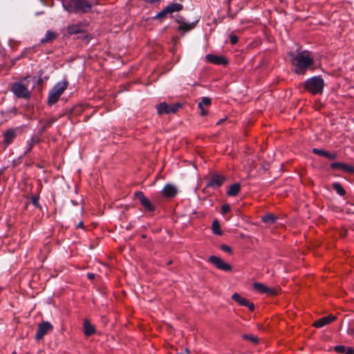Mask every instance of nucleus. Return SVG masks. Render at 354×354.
<instances>
[{
  "instance_id": "obj_1",
  "label": "nucleus",
  "mask_w": 354,
  "mask_h": 354,
  "mask_svg": "<svg viewBox=\"0 0 354 354\" xmlns=\"http://www.w3.org/2000/svg\"><path fill=\"white\" fill-rule=\"evenodd\" d=\"M291 63L295 67L294 71L299 75H304L307 69L314 64L313 58L309 51L304 50L294 55L290 53Z\"/></svg>"
},
{
  "instance_id": "obj_2",
  "label": "nucleus",
  "mask_w": 354,
  "mask_h": 354,
  "mask_svg": "<svg viewBox=\"0 0 354 354\" xmlns=\"http://www.w3.org/2000/svg\"><path fill=\"white\" fill-rule=\"evenodd\" d=\"M30 82L33 85L35 82V77H32L30 80L25 79L23 82L14 83L12 85L11 91L18 97L28 99L30 97V91L28 88Z\"/></svg>"
},
{
  "instance_id": "obj_3",
  "label": "nucleus",
  "mask_w": 354,
  "mask_h": 354,
  "mask_svg": "<svg viewBox=\"0 0 354 354\" xmlns=\"http://www.w3.org/2000/svg\"><path fill=\"white\" fill-rule=\"evenodd\" d=\"M324 82L319 77H313L308 80L305 83V89L312 94L322 93Z\"/></svg>"
},
{
  "instance_id": "obj_4",
  "label": "nucleus",
  "mask_w": 354,
  "mask_h": 354,
  "mask_svg": "<svg viewBox=\"0 0 354 354\" xmlns=\"http://www.w3.org/2000/svg\"><path fill=\"white\" fill-rule=\"evenodd\" d=\"M67 87L68 82L66 80L58 82L50 91L48 99V103L49 104L56 103Z\"/></svg>"
},
{
  "instance_id": "obj_5",
  "label": "nucleus",
  "mask_w": 354,
  "mask_h": 354,
  "mask_svg": "<svg viewBox=\"0 0 354 354\" xmlns=\"http://www.w3.org/2000/svg\"><path fill=\"white\" fill-rule=\"evenodd\" d=\"M53 326L49 322H41L38 325L37 330L35 337V339L37 341L42 339L46 335L53 331Z\"/></svg>"
},
{
  "instance_id": "obj_6",
  "label": "nucleus",
  "mask_w": 354,
  "mask_h": 354,
  "mask_svg": "<svg viewBox=\"0 0 354 354\" xmlns=\"http://www.w3.org/2000/svg\"><path fill=\"white\" fill-rule=\"evenodd\" d=\"M225 180L226 177L225 176L213 174L207 179L206 187L216 189L221 187Z\"/></svg>"
},
{
  "instance_id": "obj_7",
  "label": "nucleus",
  "mask_w": 354,
  "mask_h": 354,
  "mask_svg": "<svg viewBox=\"0 0 354 354\" xmlns=\"http://www.w3.org/2000/svg\"><path fill=\"white\" fill-rule=\"evenodd\" d=\"M157 111H178V109H187V104L185 102H177L176 104L169 105L166 102H161L156 106Z\"/></svg>"
},
{
  "instance_id": "obj_8",
  "label": "nucleus",
  "mask_w": 354,
  "mask_h": 354,
  "mask_svg": "<svg viewBox=\"0 0 354 354\" xmlns=\"http://www.w3.org/2000/svg\"><path fill=\"white\" fill-rule=\"evenodd\" d=\"M209 261L218 269L223 271L230 272L232 270V267L229 263L224 262L220 257L216 256L209 257Z\"/></svg>"
},
{
  "instance_id": "obj_9",
  "label": "nucleus",
  "mask_w": 354,
  "mask_h": 354,
  "mask_svg": "<svg viewBox=\"0 0 354 354\" xmlns=\"http://www.w3.org/2000/svg\"><path fill=\"white\" fill-rule=\"evenodd\" d=\"M136 198L140 201L143 207L149 211L153 212L155 207L151 204L149 200L145 196L142 192H138L135 194Z\"/></svg>"
},
{
  "instance_id": "obj_10",
  "label": "nucleus",
  "mask_w": 354,
  "mask_h": 354,
  "mask_svg": "<svg viewBox=\"0 0 354 354\" xmlns=\"http://www.w3.org/2000/svg\"><path fill=\"white\" fill-rule=\"evenodd\" d=\"M232 299L236 302H237L239 305L248 307L250 311L254 310L255 308L254 304L251 303L247 299L243 298L239 294L234 293L232 296Z\"/></svg>"
},
{
  "instance_id": "obj_11",
  "label": "nucleus",
  "mask_w": 354,
  "mask_h": 354,
  "mask_svg": "<svg viewBox=\"0 0 354 354\" xmlns=\"http://www.w3.org/2000/svg\"><path fill=\"white\" fill-rule=\"evenodd\" d=\"M330 167L333 169H339L346 173L353 174L354 166L345 164L341 162H335L330 164Z\"/></svg>"
},
{
  "instance_id": "obj_12",
  "label": "nucleus",
  "mask_w": 354,
  "mask_h": 354,
  "mask_svg": "<svg viewBox=\"0 0 354 354\" xmlns=\"http://www.w3.org/2000/svg\"><path fill=\"white\" fill-rule=\"evenodd\" d=\"M178 189L171 184H166L162 190V194L166 198H172L178 194Z\"/></svg>"
},
{
  "instance_id": "obj_13",
  "label": "nucleus",
  "mask_w": 354,
  "mask_h": 354,
  "mask_svg": "<svg viewBox=\"0 0 354 354\" xmlns=\"http://www.w3.org/2000/svg\"><path fill=\"white\" fill-rule=\"evenodd\" d=\"M3 143L6 146L10 145L17 137V129H9L3 133Z\"/></svg>"
},
{
  "instance_id": "obj_14",
  "label": "nucleus",
  "mask_w": 354,
  "mask_h": 354,
  "mask_svg": "<svg viewBox=\"0 0 354 354\" xmlns=\"http://www.w3.org/2000/svg\"><path fill=\"white\" fill-rule=\"evenodd\" d=\"M335 319H336V317L335 316H334L333 315H329L328 316L322 317V318L317 319V321H315L313 323V326H315L316 328H321V327H323V326H326L327 324H330L331 322H333Z\"/></svg>"
},
{
  "instance_id": "obj_15",
  "label": "nucleus",
  "mask_w": 354,
  "mask_h": 354,
  "mask_svg": "<svg viewBox=\"0 0 354 354\" xmlns=\"http://www.w3.org/2000/svg\"><path fill=\"white\" fill-rule=\"evenodd\" d=\"M206 59L209 62L214 64L225 65L227 63V60L225 57L212 55V54L207 55Z\"/></svg>"
},
{
  "instance_id": "obj_16",
  "label": "nucleus",
  "mask_w": 354,
  "mask_h": 354,
  "mask_svg": "<svg viewBox=\"0 0 354 354\" xmlns=\"http://www.w3.org/2000/svg\"><path fill=\"white\" fill-rule=\"evenodd\" d=\"M83 332L86 337H90L96 333L95 326L87 319H85L83 322Z\"/></svg>"
},
{
  "instance_id": "obj_17",
  "label": "nucleus",
  "mask_w": 354,
  "mask_h": 354,
  "mask_svg": "<svg viewBox=\"0 0 354 354\" xmlns=\"http://www.w3.org/2000/svg\"><path fill=\"white\" fill-rule=\"evenodd\" d=\"M84 26L83 24H72L67 27V32L69 35L77 34L83 32Z\"/></svg>"
},
{
  "instance_id": "obj_18",
  "label": "nucleus",
  "mask_w": 354,
  "mask_h": 354,
  "mask_svg": "<svg viewBox=\"0 0 354 354\" xmlns=\"http://www.w3.org/2000/svg\"><path fill=\"white\" fill-rule=\"evenodd\" d=\"M241 185L239 183H236L231 185L227 190V195L229 196H236L240 192Z\"/></svg>"
},
{
  "instance_id": "obj_19",
  "label": "nucleus",
  "mask_w": 354,
  "mask_h": 354,
  "mask_svg": "<svg viewBox=\"0 0 354 354\" xmlns=\"http://www.w3.org/2000/svg\"><path fill=\"white\" fill-rule=\"evenodd\" d=\"M40 141L41 138H39V136H32L31 139L27 142V149L24 152V154H26L28 152H30L32 150L34 145L39 143Z\"/></svg>"
},
{
  "instance_id": "obj_20",
  "label": "nucleus",
  "mask_w": 354,
  "mask_h": 354,
  "mask_svg": "<svg viewBox=\"0 0 354 354\" xmlns=\"http://www.w3.org/2000/svg\"><path fill=\"white\" fill-rule=\"evenodd\" d=\"M57 37V35L55 32L48 31L45 37L41 39V42L42 44L51 42L55 40Z\"/></svg>"
},
{
  "instance_id": "obj_21",
  "label": "nucleus",
  "mask_w": 354,
  "mask_h": 354,
  "mask_svg": "<svg viewBox=\"0 0 354 354\" xmlns=\"http://www.w3.org/2000/svg\"><path fill=\"white\" fill-rule=\"evenodd\" d=\"M212 230L214 234L222 235L223 231L220 228V223L217 219H214L212 224Z\"/></svg>"
},
{
  "instance_id": "obj_22",
  "label": "nucleus",
  "mask_w": 354,
  "mask_h": 354,
  "mask_svg": "<svg viewBox=\"0 0 354 354\" xmlns=\"http://www.w3.org/2000/svg\"><path fill=\"white\" fill-rule=\"evenodd\" d=\"M332 187L335 190L337 194L340 196H344L346 194V191L339 183L335 182L332 184Z\"/></svg>"
},
{
  "instance_id": "obj_23",
  "label": "nucleus",
  "mask_w": 354,
  "mask_h": 354,
  "mask_svg": "<svg viewBox=\"0 0 354 354\" xmlns=\"http://www.w3.org/2000/svg\"><path fill=\"white\" fill-rule=\"evenodd\" d=\"M242 338L244 340L252 342L253 344H258L259 342L258 337L252 334H244L242 335Z\"/></svg>"
},
{
  "instance_id": "obj_24",
  "label": "nucleus",
  "mask_w": 354,
  "mask_h": 354,
  "mask_svg": "<svg viewBox=\"0 0 354 354\" xmlns=\"http://www.w3.org/2000/svg\"><path fill=\"white\" fill-rule=\"evenodd\" d=\"M277 217L273 214H267L262 217V221L266 224H273L275 223Z\"/></svg>"
},
{
  "instance_id": "obj_25",
  "label": "nucleus",
  "mask_w": 354,
  "mask_h": 354,
  "mask_svg": "<svg viewBox=\"0 0 354 354\" xmlns=\"http://www.w3.org/2000/svg\"><path fill=\"white\" fill-rule=\"evenodd\" d=\"M253 288L260 293H266L267 290V286L259 282H255L253 283Z\"/></svg>"
},
{
  "instance_id": "obj_26",
  "label": "nucleus",
  "mask_w": 354,
  "mask_h": 354,
  "mask_svg": "<svg viewBox=\"0 0 354 354\" xmlns=\"http://www.w3.org/2000/svg\"><path fill=\"white\" fill-rule=\"evenodd\" d=\"M195 26L194 23L192 24H186V23H181L180 26L178 28L179 30H183L184 32H187L193 29Z\"/></svg>"
},
{
  "instance_id": "obj_27",
  "label": "nucleus",
  "mask_w": 354,
  "mask_h": 354,
  "mask_svg": "<svg viewBox=\"0 0 354 354\" xmlns=\"http://www.w3.org/2000/svg\"><path fill=\"white\" fill-rule=\"evenodd\" d=\"M167 8L169 12L172 13L173 12L181 10L183 9V6L180 3H173L167 6Z\"/></svg>"
},
{
  "instance_id": "obj_28",
  "label": "nucleus",
  "mask_w": 354,
  "mask_h": 354,
  "mask_svg": "<svg viewBox=\"0 0 354 354\" xmlns=\"http://www.w3.org/2000/svg\"><path fill=\"white\" fill-rule=\"evenodd\" d=\"M76 7L83 10V12H88L91 9V6L88 2H80L76 3Z\"/></svg>"
},
{
  "instance_id": "obj_29",
  "label": "nucleus",
  "mask_w": 354,
  "mask_h": 354,
  "mask_svg": "<svg viewBox=\"0 0 354 354\" xmlns=\"http://www.w3.org/2000/svg\"><path fill=\"white\" fill-rule=\"evenodd\" d=\"M211 104V99L209 97H203L202 101L198 103V108L203 110V105L209 106Z\"/></svg>"
},
{
  "instance_id": "obj_30",
  "label": "nucleus",
  "mask_w": 354,
  "mask_h": 354,
  "mask_svg": "<svg viewBox=\"0 0 354 354\" xmlns=\"http://www.w3.org/2000/svg\"><path fill=\"white\" fill-rule=\"evenodd\" d=\"M230 211H231V207L229 204L225 203L221 206V214H223V215L226 214L228 212H230Z\"/></svg>"
},
{
  "instance_id": "obj_31",
  "label": "nucleus",
  "mask_w": 354,
  "mask_h": 354,
  "mask_svg": "<svg viewBox=\"0 0 354 354\" xmlns=\"http://www.w3.org/2000/svg\"><path fill=\"white\" fill-rule=\"evenodd\" d=\"M323 157L328 158L329 160H335L337 158V155L336 153H330L327 151H325Z\"/></svg>"
},
{
  "instance_id": "obj_32",
  "label": "nucleus",
  "mask_w": 354,
  "mask_h": 354,
  "mask_svg": "<svg viewBox=\"0 0 354 354\" xmlns=\"http://www.w3.org/2000/svg\"><path fill=\"white\" fill-rule=\"evenodd\" d=\"M31 202L33 204V205L35 207H39V196H32L31 198Z\"/></svg>"
},
{
  "instance_id": "obj_33",
  "label": "nucleus",
  "mask_w": 354,
  "mask_h": 354,
  "mask_svg": "<svg viewBox=\"0 0 354 354\" xmlns=\"http://www.w3.org/2000/svg\"><path fill=\"white\" fill-rule=\"evenodd\" d=\"M334 351L338 353H344L346 351V347L342 345H337L334 347Z\"/></svg>"
},
{
  "instance_id": "obj_34",
  "label": "nucleus",
  "mask_w": 354,
  "mask_h": 354,
  "mask_svg": "<svg viewBox=\"0 0 354 354\" xmlns=\"http://www.w3.org/2000/svg\"><path fill=\"white\" fill-rule=\"evenodd\" d=\"M169 13V11L167 10V8L166 7L163 10H162L160 12H159L157 15H156V18L157 19H162V18H164L167 14Z\"/></svg>"
},
{
  "instance_id": "obj_35",
  "label": "nucleus",
  "mask_w": 354,
  "mask_h": 354,
  "mask_svg": "<svg viewBox=\"0 0 354 354\" xmlns=\"http://www.w3.org/2000/svg\"><path fill=\"white\" fill-rule=\"evenodd\" d=\"M324 151H325V150L319 149H317V148H313V149H312V152H313L314 154L317 155V156H322V157H323V156H324Z\"/></svg>"
},
{
  "instance_id": "obj_36",
  "label": "nucleus",
  "mask_w": 354,
  "mask_h": 354,
  "mask_svg": "<svg viewBox=\"0 0 354 354\" xmlns=\"http://www.w3.org/2000/svg\"><path fill=\"white\" fill-rule=\"evenodd\" d=\"M57 120V118H52L45 122L44 124V127H45L46 129L49 128L55 121Z\"/></svg>"
},
{
  "instance_id": "obj_37",
  "label": "nucleus",
  "mask_w": 354,
  "mask_h": 354,
  "mask_svg": "<svg viewBox=\"0 0 354 354\" xmlns=\"http://www.w3.org/2000/svg\"><path fill=\"white\" fill-rule=\"evenodd\" d=\"M266 294L268 295H276L277 294V290L275 288H270L267 287Z\"/></svg>"
},
{
  "instance_id": "obj_38",
  "label": "nucleus",
  "mask_w": 354,
  "mask_h": 354,
  "mask_svg": "<svg viewBox=\"0 0 354 354\" xmlns=\"http://www.w3.org/2000/svg\"><path fill=\"white\" fill-rule=\"evenodd\" d=\"M221 249L224 251V252H228V253H232V248L227 245H225V244H223L221 245Z\"/></svg>"
},
{
  "instance_id": "obj_39",
  "label": "nucleus",
  "mask_w": 354,
  "mask_h": 354,
  "mask_svg": "<svg viewBox=\"0 0 354 354\" xmlns=\"http://www.w3.org/2000/svg\"><path fill=\"white\" fill-rule=\"evenodd\" d=\"M230 39L232 44H236L239 40L238 37L234 35H231Z\"/></svg>"
},
{
  "instance_id": "obj_40",
  "label": "nucleus",
  "mask_w": 354,
  "mask_h": 354,
  "mask_svg": "<svg viewBox=\"0 0 354 354\" xmlns=\"http://www.w3.org/2000/svg\"><path fill=\"white\" fill-rule=\"evenodd\" d=\"M346 354H354V348L353 347H346V351L344 352Z\"/></svg>"
},
{
  "instance_id": "obj_41",
  "label": "nucleus",
  "mask_w": 354,
  "mask_h": 354,
  "mask_svg": "<svg viewBox=\"0 0 354 354\" xmlns=\"http://www.w3.org/2000/svg\"><path fill=\"white\" fill-rule=\"evenodd\" d=\"M47 129L44 127V125L41 127V129L38 131V134L36 136H39L41 138V136H42L43 133Z\"/></svg>"
},
{
  "instance_id": "obj_42",
  "label": "nucleus",
  "mask_w": 354,
  "mask_h": 354,
  "mask_svg": "<svg viewBox=\"0 0 354 354\" xmlns=\"http://www.w3.org/2000/svg\"><path fill=\"white\" fill-rule=\"evenodd\" d=\"M95 275L93 273L89 272L87 274V277L91 280L95 278Z\"/></svg>"
},
{
  "instance_id": "obj_43",
  "label": "nucleus",
  "mask_w": 354,
  "mask_h": 354,
  "mask_svg": "<svg viewBox=\"0 0 354 354\" xmlns=\"http://www.w3.org/2000/svg\"><path fill=\"white\" fill-rule=\"evenodd\" d=\"M226 120H227V118L220 119V120L216 122V125H220V124H223V123Z\"/></svg>"
},
{
  "instance_id": "obj_44",
  "label": "nucleus",
  "mask_w": 354,
  "mask_h": 354,
  "mask_svg": "<svg viewBox=\"0 0 354 354\" xmlns=\"http://www.w3.org/2000/svg\"><path fill=\"white\" fill-rule=\"evenodd\" d=\"M77 228H84V223L82 221H80L76 226Z\"/></svg>"
},
{
  "instance_id": "obj_45",
  "label": "nucleus",
  "mask_w": 354,
  "mask_h": 354,
  "mask_svg": "<svg viewBox=\"0 0 354 354\" xmlns=\"http://www.w3.org/2000/svg\"><path fill=\"white\" fill-rule=\"evenodd\" d=\"M80 106L82 109H86L89 108L88 104H80Z\"/></svg>"
},
{
  "instance_id": "obj_46",
  "label": "nucleus",
  "mask_w": 354,
  "mask_h": 354,
  "mask_svg": "<svg viewBox=\"0 0 354 354\" xmlns=\"http://www.w3.org/2000/svg\"><path fill=\"white\" fill-rule=\"evenodd\" d=\"M40 75H41V74ZM37 82H38V84H40V85H41V84H42V83H43V80H42V79H41V76H39V79H38V80H37Z\"/></svg>"
},
{
  "instance_id": "obj_47",
  "label": "nucleus",
  "mask_w": 354,
  "mask_h": 354,
  "mask_svg": "<svg viewBox=\"0 0 354 354\" xmlns=\"http://www.w3.org/2000/svg\"><path fill=\"white\" fill-rule=\"evenodd\" d=\"M185 353L186 354H189L190 353V351L188 348H186L185 350Z\"/></svg>"
},
{
  "instance_id": "obj_48",
  "label": "nucleus",
  "mask_w": 354,
  "mask_h": 354,
  "mask_svg": "<svg viewBox=\"0 0 354 354\" xmlns=\"http://www.w3.org/2000/svg\"><path fill=\"white\" fill-rule=\"evenodd\" d=\"M208 112H201V115L202 116H206L207 115Z\"/></svg>"
},
{
  "instance_id": "obj_49",
  "label": "nucleus",
  "mask_w": 354,
  "mask_h": 354,
  "mask_svg": "<svg viewBox=\"0 0 354 354\" xmlns=\"http://www.w3.org/2000/svg\"><path fill=\"white\" fill-rule=\"evenodd\" d=\"M149 2H154L156 0H147Z\"/></svg>"
},
{
  "instance_id": "obj_50",
  "label": "nucleus",
  "mask_w": 354,
  "mask_h": 354,
  "mask_svg": "<svg viewBox=\"0 0 354 354\" xmlns=\"http://www.w3.org/2000/svg\"><path fill=\"white\" fill-rule=\"evenodd\" d=\"M164 112H162V111H160V112H158V115H161L162 113H163Z\"/></svg>"
},
{
  "instance_id": "obj_51",
  "label": "nucleus",
  "mask_w": 354,
  "mask_h": 354,
  "mask_svg": "<svg viewBox=\"0 0 354 354\" xmlns=\"http://www.w3.org/2000/svg\"><path fill=\"white\" fill-rule=\"evenodd\" d=\"M324 108V106L322 105H321L319 107H318V109H322Z\"/></svg>"
},
{
  "instance_id": "obj_52",
  "label": "nucleus",
  "mask_w": 354,
  "mask_h": 354,
  "mask_svg": "<svg viewBox=\"0 0 354 354\" xmlns=\"http://www.w3.org/2000/svg\"><path fill=\"white\" fill-rule=\"evenodd\" d=\"M142 238H143V239L146 238V235H145V234H143V235H142Z\"/></svg>"
},
{
  "instance_id": "obj_53",
  "label": "nucleus",
  "mask_w": 354,
  "mask_h": 354,
  "mask_svg": "<svg viewBox=\"0 0 354 354\" xmlns=\"http://www.w3.org/2000/svg\"><path fill=\"white\" fill-rule=\"evenodd\" d=\"M71 202L73 203V204L76 205V203L73 201H71Z\"/></svg>"
},
{
  "instance_id": "obj_54",
  "label": "nucleus",
  "mask_w": 354,
  "mask_h": 354,
  "mask_svg": "<svg viewBox=\"0 0 354 354\" xmlns=\"http://www.w3.org/2000/svg\"><path fill=\"white\" fill-rule=\"evenodd\" d=\"M12 354H17V353L15 351L12 352Z\"/></svg>"
},
{
  "instance_id": "obj_55",
  "label": "nucleus",
  "mask_w": 354,
  "mask_h": 354,
  "mask_svg": "<svg viewBox=\"0 0 354 354\" xmlns=\"http://www.w3.org/2000/svg\"><path fill=\"white\" fill-rule=\"evenodd\" d=\"M177 354H183V353H177Z\"/></svg>"
}]
</instances>
